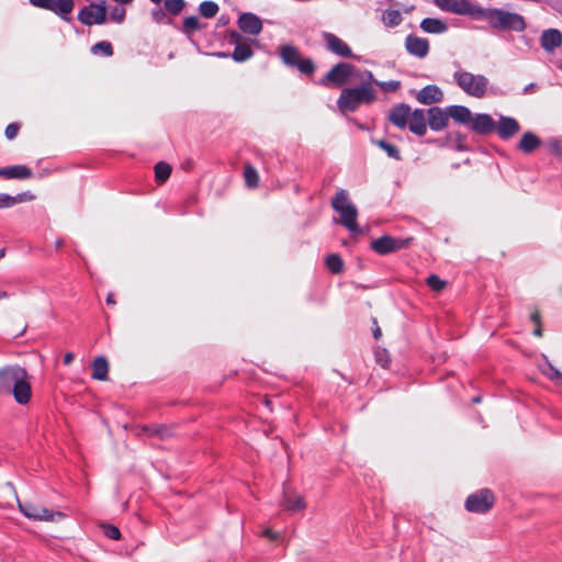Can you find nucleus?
<instances>
[{
  "label": "nucleus",
  "mask_w": 562,
  "mask_h": 562,
  "mask_svg": "<svg viewBox=\"0 0 562 562\" xmlns=\"http://www.w3.org/2000/svg\"><path fill=\"white\" fill-rule=\"evenodd\" d=\"M203 24L195 15L184 18L182 23V32L188 36L192 35L195 31L201 30Z\"/></svg>",
  "instance_id": "35"
},
{
  "label": "nucleus",
  "mask_w": 562,
  "mask_h": 562,
  "mask_svg": "<svg viewBox=\"0 0 562 562\" xmlns=\"http://www.w3.org/2000/svg\"><path fill=\"white\" fill-rule=\"evenodd\" d=\"M435 3L443 11L459 15H469L476 19L480 7L472 4L468 0H435Z\"/></svg>",
  "instance_id": "10"
},
{
  "label": "nucleus",
  "mask_w": 562,
  "mask_h": 562,
  "mask_svg": "<svg viewBox=\"0 0 562 562\" xmlns=\"http://www.w3.org/2000/svg\"><path fill=\"white\" fill-rule=\"evenodd\" d=\"M373 336L375 339H379L380 336H381V329L380 327H376L374 330H373Z\"/></svg>",
  "instance_id": "59"
},
{
  "label": "nucleus",
  "mask_w": 562,
  "mask_h": 562,
  "mask_svg": "<svg viewBox=\"0 0 562 562\" xmlns=\"http://www.w3.org/2000/svg\"><path fill=\"white\" fill-rule=\"evenodd\" d=\"M2 297H7V293L5 292H0V299Z\"/></svg>",
  "instance_id": "64"
},
{
  "label": "nucleus",
  "mask_w": 562,
  "mask_h": 562,
  "mask_svg": "<svg viewBox=\"0 0 562 562\" xmlns=\"http://www.w3.org/2000/svg\"><path fill=\"white\" fill-rule=\"evenodd\" d=\"M520 130L519 123L512 116H499L498 123H496V130L498 136L502 139H509L516 135Z\"/></svg>",
  "instance_id": "18"
},
{
  "label": "nucleus",
  "mask_w": 562,
  "mask_h": 562,
  "mask_svg": "<svg viewBox=\"0 0 562 562\" xmlns=\"http://www.w3.org/2000/svg\"><path fill=\"white\" fill-rule=\"evenodd\" d=\"M0 394H11L20 405H26L32 398L31 375L19 364L0 368Z\"/></svg>",
  "instance_id": "1"
},
{
  "label": "nucleus",
  "mask_w": 562,
  "mask_h": 562,
  "mask_svg": "<svg viewBox=\"0 0 562 562\" xmlns=\"http://www.w3.org/2000/svg\"><path fill=\"white\" fill-rule=\"evenodd\" d=\"M449 138H450V140L454 142L456 148L458 150L467 149V146H465L467 137L464 135H462L461 133H459V132L450 133Z\"/></svg>",
  "instance_id": "45"
},
{
  "label": "nucleus",
  "mask_w": 562,
  "mask_h": 562,
  "mask_svg": "<svg viewBox=\"0 0 562 562\" xmlns=\"http://www.w3.org/2000/svg\"><path fill=\"white\" fill-rule=\"evenodd\" d=\"M473 402H474V403H480V402H481V396H475V397H473Z\"/></svg>",
  "instance_id": "61"
},
{
  "label": "nucleus",
  "mask_w": 562,
  "mask_h": 562,
  "mask_svg": "<svg viewBox=\"0 0 562 562\" xmlns=\"http://www.w3.org/2000/svg\"><path fill=\"white\" fill-rule=\"evenodd\" d=\"M24 331H25V327L18 335H15V337L22 336L24 334Z\"/></svg>",
  "instance_id": "63"
},
{
  "label": "nucleus",
  "mask_w": 562,
  "mask_h": 562,
  "mask_svg": "<svg viewBox=\"0 0 562 562\" xmlns=\"http://www.w3.org/2000/svg\"><path fill=\"white\" fill-rule=\"evenodd\" d=\"M102 530L104 536L108 537L109 539L119 540L121 538V531L114 525L104 524L102 525Z\"/></svg>",
  "instance_id": "43"
},
{
  "label": "nucleus",
  "mask_w": 562,
  "mask_h": 562,
  "mask_svg": "<svg viewBox=\"0 0 562 562\" xmlns=\"http://www.w3.org/2000/svg\"><path fill=\"white\" fill-rule=\"evenodd\" d=\"M493 504V493L487 488H483L468 496L465 501V508L471 513L483 514L490 510Z\"/></svg>",
  "instance_id": "9"
},
{
  "label": "nucleus",
  "mask_w": 562,
  "mask_h": 562,
  "mask_svg": "<svg viewBox=\"0 0 562 562\" xmlns=\"http://www.w3.org/2000/svg\"><path fill=\"white\" fill-rule=\"evenodd\" d=\"M30 3L36 8L44 9L46 8L48 0H29Z\"/></svg>",
  "instance_id": "53"
},
{
  "label": "nucleus",
  "mask_w": 562,
  "mask_h": 562,
  "mask_svg": "<svg viewBox=\"0 0 562 562\" xmlns=\"http://www.w3.org/2000/svg\"><path fill=\"white\" fill-rule=\"evenodd\" d=\"M126 11L124 8L115 7L112 9L110 13V18L112 21L116 23H122L125 20Z\"/></svg>",
  "instance_id": "47"
},
{
  "label": "nucleus",
  "mask_w": 562,
  "mask_h": 562,
  "mask_svg": "<svg viewBox=\"0 0 562 562\" xmlns=\"http://www.w3.org/2000/svg\"><path fill=\"white\" fill-rule=\"evenodd\" d=\"M106 19L105 2H91L85 5L78 13V20L83 24L91 26L93 24H103Z\"/></svg>",
  "instance_id": "8"
},
{
  "label": "nucleus",
  "mask_w": 562,
  "mask_h": 562,
  "mask_svg": "<svg viewBox=\"0 0 562 562\" xmlns=\"http://www.w3.org/2000/svg\"><path fill=\"white\" fill-rule=\"evenodd\" d=\"M367 78L368 83H363L356 88H345L337 100L340 111L355 112L361 103L370 104L375 100V91L371 87L373 74L369 70L364 71L361 79Z\"/></svg>",
  "instance_id": "2"
},
{
  "label": "nucleus",
  "mask_w": 562,
  "mask_h": 562,
  "mask_svg": "<svg viewBox=\"0 0 562 562\" xmlns=\"http://www.w3.org/2000/svg\"><path fill=\"white\" fill-rule=\"evenodd\" d=\"M381 21L385 27H395L403 22V15L400 10L386 9L381 15Z\"/></svg>",
  "instance_id": "32"
},
{
  "label": "nucleus",
  "mask_w": 562,
  "mask_h": 562,
  "mask_svg": "<svg viewBox=\"0 0 562 562\" xmlns=\"http://www.w3.org/2000/svg\"><path fill=\"white\" fill-rule=\"evenodd\" d=\"M220 10V7L214 1H202L199 5L200 14L205 19L214 18Z\"/></svg>",
  "instance_id": "36"
},
{
  "label": "nucleus",
  "mask_w": 562,
  "mask_h": 562,
  "mask_svg": "<svg viewBox=\"0 0 562 562\" xmlns=\"http://www.w3.org/2000/svg\"><path fill=\"white\" fill-rule=\"evenodd\" d=\"M158 435H159L161 438H164V436H165V430H159V431H158Z\"/></svg>",
  "instance_id": "62"
},
{
  "label": "nucleus",
  "mask_w": 562,
  "mask_h": 562,
  "mask_svg": "<svg viewBox=\"0 0 562 562\" xmlns=\"http://www.w3.org/2000/svg\"><path fill=\"white\" fill-rule=\"evenodd\" d=\"M428 115V125L432 131H441L443 130L449 120L448 106L446 109H441L439 106H432L427 111Z\"/></svg>",
  "instance_id": "19"
},
{
  "label": "nucleus",
  "mask_w": 562,
  "mask_h": 562,
  "mask_svg": "<svg viewBox=\"0 0 562 562\" xmlns=\"http://www.w3.org/2000/svg\"><path fill=\"white\" fill-rule=\"evenodd\" d=\"M297 70L304 75L311 76L314 74L316 66L311 58H301L293 65Z\"/></svg>",
  "instance_id": "38"
},
{
  "label": "nucleus",
  "mask_w": 562,
  "mask_h": 562,
  "mask_svg": "<svg viewBox=\"0 0 562 562\" xmlns=\"http://www.w3.org/2000/svg\"><path fill=\"white\" fill-rule=\"evenodd\" d=\"M536 89V85L535 83H529L527 85L524 90H522V93L524 94H529V93H532Z\"/></svg>",
  "instance_id": "56"
},
{
  "label": "nucleus",
  "mask_w": 562,
  "mask_h": 562,
  "mask_svg": "<svg viewBox=\"0 0 562 562\" xmlns=\"http://www.w3.org/2000/svg\"><path fill=\"white\" fill-rule=\"evenodd\" d=\"M355 70L356 67L351 64L338 63L319 80V85L341 87L349 80Z\"/></svg>",
  "instance_id": "6"
},
{
  "label": "nucleus",
  "mask_w": 562,
  "mask_h": 562,
  "mask_svg": "<svg viewBox=\"0 0 562 562\" xmlns=\"http://www.w3.org/2000/svg\"><path fill=\"white\" fill-rule=\"evenodd\" d=\"M244 177L245 182L249 188H256L258 186L259 176L257 170L252 166L247 165L245 167Z\"/></svg>",
  "instance_id": "41"
},
{
  "label": "nucleus",
  "mask_w": 562,
  "mask_h": 562,
  "mask_svg": "<svg viewBox=\"0 0 562 562\" xmlns=\"http://www.w3.org/2000/svg\"><path fill=\"white\" fill-rule=\"evenodd\" d=\"M376 86H379L382 90L386 91V92H394L396 91L400 86H401V82L397 81V80H390V81H378V80H374L373 81Z\"/></svg>",
  "instance_id": "44"
},
{
  "label": "nucleus",
  "mask_w": 562,
  "mask_h": 562,
  "mask_svg": "<svg viewBox=\"0 0 562 562\" xmlns=\"http://www.w3.org/2000/svg\"><path fill=\"white\" fill-rule=\"evenodd\" d=\"M252 55L254 50L248 44L237 43L231 56L236 63H244L250 59Z\"/></svg>",
  "instance_id": "34"
},
{
  "label": "nucleus",
  "mask_w": 562,
  "mask_h": 562,
  "mask_svg": "<svg viewBox=\"0 0 562 562\" xmlns=\"http://www.w3.org/2000/svg\"><path fill=\"white\" fill-rule=\"evenodd\" d=\"M281 507L282 509L291 514H294L304 510L306 504L304 498L300 494L284 486Z\"/></svg>",
  "instance_id": "17"
},
{
  "label": "nucleus",
  "mask_w": 562,
  "mask_h": 562,
  "mask_svg": "<svg viewBox=\"0 0 562 562\" xmlns=\"http://www.w3.org/2000/svg\"><path fill=\"white\" fill-rule=\"evenodd\" d=\"M280 57L282 61L289 67H293V65L301 59L299 49L292 45L281 46Z\"/></svg>",
  "instance_id": "31"
},
{
  "label": "nucleus",
  "mask_w": 562,
  "mask_h": 562,
  "mask_svg": "<svg viewBox=\"0 0 562 562\" xmlns=\"http://www.w3.org/2000/svg\"><path fill=\"white\" fill-rule=\"evenodd\" d=\"M540 144L541 140L535 133L526 132L518 143V148L526 154H530L536 150Z\"/></svg>",
  "instance_id": "29"
},
{
  "label": "nucleus",
  "mask_w": 562,
  "mask_h": 562,
  "mask_svg": "<svg viewBox=\"0 0 562 562\" xmlns=\"http://www.w3.org/2000/svg\"><path fill=\"white\" fill-rule=\"evenodd\" d=\"M33 194L30 192L19 193L16 195H10L8 193H0V209L12 207L15 204L33 200Z\"/></svg>",
  "instance_id": "28"
},
{
  "label": "nucleus",
  "mask_w": 562,
  "mask_h": 562,
  "mask_svg": "<svg viewBox=\"0 0 562 562\" xmlns=\"http://www.w3.org/2000/svg\"><path fill=\"white\" fill-rule=\"evenodd\" d=\"M63 245H64V240L63 239H57L55 241V246H56L57 249H59Z\"/></svg>",
  "instance_id": "60"
},
{
  "label": "nucleus",
  "mask_w": 562,
  "mask_h": 562,
  "mask_svg": "<svg viewBox=\"0 0 562 562\" xmlns=\"http://www.w3.org/2000/svg\"><path fill=\"white\" fill-rule=\"evenodd\" d=\"M448 114L456 123L470 127L473 113L468 106L458 104L449 105Z\"/></svg>",
  "instance_id": "22"
},
{
  "label": "nucleus",
  "mask_w": 562,
  "mask_h": 562,
  "mask_svg": "<svg viewBox=\"0 0 562 562\" xmlns=\"http://www.w3.org/2000/svg\"><path fill=\"white\" fill-rule=\"evenodd\" d=\"M92 378L99 381H105L109 373V363L105 357H97L92 362Z\"/></svg>",
  "instance_id": "30"
},
{
  "label": "nucleus",
  "mask_w": 562,
  "mask_h": 562,
  "mask_svg": "<svg viewBox=\"0 0 562 562\" xmlns=\"http://www.w3.org/2000/svg\"><path fill=\"white\" fill-rule=\"evenodd\" d=\"M20 512L27 518L41 521H54L57 518H64L60 512H54L40 504L24 502L19 503Z\"/></svg>",
  "instance_id": "7"
},
{
  "label": "nucleus",
  "mask_w": 562,
  "mask_h": 562,
  "mask_svg": "<svg viewBox=\"0 0 562 562\" xmlns=\"http://www.w3.org/2000/svg\"><path fill=\"white\" fill-rule=\"evenodd\" d=\"M454 65L457 66L452 75L454 83L469 97L476 99L485 97L490 85L488 78L481 74L464 70L457 63Z\"/></svg>",
  "instance_id": "3"
},
{
  "label": "nucleus",
  "mask_w": 562,
  "mask_h": 562,
  "mask_svg": "<svg viewBox=\"0 0 562 562\" xmlns=\"http://www.w3.org/2000/svg\"><path fill=\"white\" fill-rule=\"evenodd\" d=\"M476 19L486 20L492 27L499 30H512L516 32H521L526 27L524 18L521 15L513 12H507L502 9H484L480 7V12Z\"/></svg>",
  "instance_id": "4"
},
{
  "label": "nucleus",
  "mask_w": 562,
  "mask_h": 562,
  "mask_svg": "<svg viewBox=\"0 0 562 562\" xmlns=\"http://www.w3.org/2000/svg\"><path fill=\"white\" fill-rule=\"evenodd\" d=\"M540 44L546 52H554L562 44L561 32L557 29L544 30L540 37Z\"/></svg>",
  "instance_id": "21"
},
{
  "label": "nucleus",
  "mask_w": 562,
  "mask_h": 562,
  "mask_svg": "<svg viewBox=\"0 0 562 562\" xmlns=\"http://www.w3.org/2000/svg\"><path fill=\"white\" fill-rule=\"evenodd\" d=\"M106 304H109V305L115 304V301H114V299H113V294H111V293H110V294L106 296Z\"/></svg>",
  "instance_id": "58"
},
{
  "label": "nucleus",
  "mask_w": 562,
  "mask_h": 562,
  "mask_svg": "<svg viewBox=\"0 0 562 562\" xmlns=\"http://www.w3.org/2000/svg\"><path fill=\"white\" fill-rule=\"evenodd\" d=\"M91 52L94 55H102L105 57H110L113 55V47L112 44L108 41H101L94 44L91 47Z\"/></svg>",
  "instance_id": "39"
},
{
  "label": "nucleus",
  "mask_w": 562,
  "mask_h": 562,
  "mask_svg": "<svg viewBox=\"0 0 562 562\" xmlns=\"http://www.w3.org/2000/svg\"><path fill=\"white\" fill-rule=\"evenodd\" d=\"M416 99L422 104L430 105L441 102L443 99V92L438 86L428 85L418 91Z\"/></svg>",
  "instance_id": "20"
},
{
  "label": "nucleus",
  "mask_w": 562,
  "mask_h": 562,
  "mask_svg": "<svg viewBox=\"0 0 562 562\" xmlns=\"http://www.w3.org/2000/svg\"><path fill=\"white\" fill-rule=\"evenodd\" d=\"M165 9L172 15H178L186 7L184 0H165Z\"/></svg>",
  "instance_id": "42"
},
{
  "label": "nucleus",
  "mask_w": 562,
  "mask_h": 562,
  "mask_svg": "<svg viewBox=\"0 0 562 562\" xmlns=\"http://www.w3.org/2000/svg\"><path fill=\"white\" fill-rule=\"evenodd\" d=\"M262 533L265 537L269 538L270 540H277L280 537L278 532L273 531L270 528H266Z\"/></svg>",
  "instance_id": "52"
},
{
  "label": "nucleus",
  "mask_w": 562,
  "mask_h": 562,
  "mask_svg": "<svg viewBox=\"0 0 562 562\" xmlns=\"http://www.w3.org/2000/svg\"><path fill=\"white\" fill-rule=\"evenodd\" d=\"M323 38L326 48L333 54L345 58L352 57V52L349 45L335 34L325 32L323 33Z\"/></svg>",
  "instance_id": "14"
},
{
  "label": "nucleus",
  "mask_w": 562,
  "mask_h": 562,
  "mask_svg": "<svg viewBox=\"0 0 562 562\" xmlns=\"http://www.w3.org/2000/svg\"><path fill=\"white\" fill-rule=\"evenodd\" d=\"M408 239L394 238L389 235H384L380 238L374 239L371 243V248L379 255H387L400 249L407 247Z\"/></svg>",
  "instance_id": "11"
},
{
  "label": "nucleus",
  "mask_w": 562,
  "mask_h": 562,
  "mask_svg": "<svg viewBox=\"0 0 562 562\" xmlns=\"http://www.w3.org/2000/svg\"><path fill=\"white\" fill-rule=\"evenodd\" d=\"M530 319L536 324H540V314L538 311H533L531 314H530Z\"/></svg>",
  "instance_id": "55"
},
{
  "label": "nucleus",
  "mask_w": 562,
  "mask_h": 562,
  "mask_svg": "<svg viewBox=\"0 0 562 562\" xmlns=\"http://www.w3.org/2000/svg\"><path fill=\"white\" fill-rule=\"evenodd\" d=\"M331 206L340 215V224L351 234L364 233L357 224L358 210L349 200L348 193L345 190L341 189L335 194Z\"/></svg>",
  "instance_id": "5"
},
{
  "label": "nucleus",
  "mask_w": 562,
  "mask_h": 562,
  "mask_svg": "<svg viewBox=\"0 0 562 562\" xmlns=\"http://www.w3.org/2000/svg\"><path fill=\"white\" fill-rule=\"evenodd\" d=\"M372 144L378 146L380 149L385 151L389 158H392L394 160H402L401 151L397 146L394 144L389 143L385 139H371Z\"/></svg>",
  "instance_id": "33"
},
{
  "label": "nucleus",
  "mask_w": 562,
  "mask_h": 562,
  "mask_svg": "<svg viewBox=\"0 0 562 562\" xmlns=\"http://www.w3.org/2000/svg\"><path fill=\"white\" fill-rule=\"evenodd\" d=\"M405 48L409 55L422 59L429 53V42L427 38L409 34L405 38Z\"/></svg>",
  "instance_id": "16"
},
{
  "label": "nucleus",
  "mask_w": 562,
  "mask_h": 562,
  "mask_svg": "<svg viewBox=\"0 0 562 562\" xmlns=\"http://www.w3.org/2000/svg\"><path fill=\"white\" fill-rule=\"evenodd\" d=\"M469 128L477 135L487 136L495 132L496 122L487 113H475Z\"/></svg>",
  "instance_id": "12"
},
{
  "label": "nucleus",
  "mask_w": 562,
  "mask_h": 562,
  "mask_svg": "<svg viewBox=\"0 0 562 562\" xmlns=\"http://www.w3.org/2000/svg\"><path fill=\"white\" fill-rule=\"evenodd\" d=\"M420 29L430 34H441L448 30V25L440 19L425 18L420 22Z\"/></svg>",
  "instance_id": "27"
},
{
  "label": "nucleus",
  "mask_w": 562,
  "mask_h": 562,
  "mask_svg": "<svg viewBox=\"0 0 562 562\" xmlns=\"http://www.w3.org/2000/svg\"><path fill=\"white\" fill-rule=\"evenodd\" d=\"M407 127L409 128V131L413 134H415L417 136H423L426 134L427 123H426L424 110L415 109L412 112V115L407 123Z\"/></svg>",
  "instance_id": "23"
},
{
  "label": "nucleus",
  "mask_w": 562,
  "mask_h": 562,
  "mask_svg": "<svg viewBox=\"0 0 562 562\" xmlns=\"http://www.w3.org/2000/svg\"><path fill=\"white\" fill-rule=\"evenodd\" d=\"M19 130H20V125L18 123H11L9 124L7 127H5V137L8 139H13L16 137L18 133H19Z\"/></svg>",
  "instance_id": "48"
},
{
  "label": "nucleus",
  "mask_w": 562,
  "mask_h": 562,
  "mask_svg": "<svg viewBox=\"0 0 562 562\" xmlns=\"http://www.w3.org/2000/svg\"><path fill=\"white\" fill-rule=\"evenodd\" d=\"M171 173V167L164 161L156 164L155 166V177L158 182H165Z\"/></svg>",
  "instance_id": "40"
},
{
  "label": "nucleus",
  "mask_w": 562,
  "mask_h": 562,
  "mask_svg": "<svg viewBox=\"0 0 562 562\" xmlns=\"http://www.w3.org/2000/svg\"><path fill=\"white\" fill-rule=\"evenodd\" d=\"M412 112L413 111L408 104L397 103L390 110L387 119L394 126L404 130L407 127Z\"/></svg>",
  "instance_id": "15"
},
{
  "label": "nucleus",
  "mask_w": 562,
  "mask_h": 562,
  "mask_svg": "<svg viewBox=\"0 0 562 562\" xmlns=\"http://www.w3.org/2000/svg\"><path fill=\"white\" fill-rule=\"evenodd\" d=\"M533 335L538 336V337L542 336V329H541V325L540 324H538L536 326V328L533 329Z\"/></svg>",
  "instance_id": "57"
},
{
  "label": "nucleus",
  "mask_w": 562,
  "mask_h": 562,
  "mask_svg": "<svg viewBox=\"0 0 562 562\" xmlns=\"http://www.w3.org/2000/svg\"><path fill=\"white\" fill-rule=\"evenodd\" d=\"M74 7V0H48L45 10L57 14L65 21H69L68 14L72 12Z\"/></svg>",
  "instance_id": "24"
},
{
  "label": "nucleus",
  "mask_w": 562,
  "mask_h": 562,
  "mask_svg": "<svg viewBox=\"0 0 562 562\" xmlns=\"http://www.w3.org/2000/svg\"><path fill=\"white\" fill-rule=\"evenodd\" d=\"M427 284L434 290V291H441L445 288V281H442L438 276L431 274L427 278Z\"/></svg>",
  "instance_id": "46"
},
{
  "label": "nucleus",
  "mask_w": 562,
  "mask_h": 562,
  "mask_svg": "<svg viewBox=\"0 0 562 562\" xmlns=\"http://www.w3.org/2000/svg\"><path fill=\"white\" fill-rule=\"evenodd\" d=\"M31 176V169L23 165L0 168V177L4 179H27Z\"/></svg>",
  "instance_id": "26"
},
{
  "label": "nucleus",
  "mask_w": 562,
  "mask_h": 562,
  "mask_svg": "<svg viewBox=\"0 0 562 562\" xmlns=\"http://www.w3.org/2000/svg\"><path fill=\"white\" fill-rule=\"evenodd\" d=\"M550 149L557 155L562 156V138H554L549 142Z\"/></svg>",
  "instance_id": "49"
},
{
  "label": "nucleus",
  "mask_w": 562,
  "mask_h": 562,
  "mask_svg": "<svg viewBox=\"0 0 562 562\" xmlns=\"http://www.w3.org/2000/svg\"><path fill=\"white\" fill-rule=\"evenodd\" d=\"M74 358H75V356L72 352H66L63 361L66 366H69L72 362Z\"/></svg>",
  "instance_id": "54"
},
{
  "label": "nucleus",
  "mask_w": 562,
  "mask_h": 562,
  "mask_svg": "<svg viewBox=\"0 0 562 562\" xmlns=\"http://www.w3.org/2000/svg\"><path fill=\"white\" fill-rule=\"evenodd\" d=\"M547 374L551 380H562V373L559 370H557L552 364H549V372Z\"/></svg>",
  "instance_id": "51"
},
{
  "label": "nucleus",
  "mask_w": 562,
  "mask_h": 562,
  "mask_svg": "<svg viewBox=\"0 0 562 562\" xmlns=\"http://www.w3.org/2000/svg\"><path fill=\"white\" fill-rule=\"evenodd\" d=\"M165 16L166 14L161 9H156L151 11V18L156 23H161Z\"/></svg>",
  "instance_id": "50"
},
{
  "label": "nucleus",
  "mask_w": 562,
  "mask_h": 562,
  "mask_svg": "<svg viewBox=\"0 0 562 562\" xmlns=\"http://www.w3.org/2000/svg\"><path fill=\"white\" fill-rule=\"evenodd\" d=\"M325 263L327 269L335 274L340 273L344 269V261L337 254L328 255L326 257Z\"/></svg>",
  "instance_id": "37"
},
{
  "label": "nucleus",
  "mask_w": 562,
  "mask_h": 562,
  "mask_svg": "<svg viewBox=\"0 0 562 562\" xmlns=\"http://www.w3.org/2000/svg\"><path fill=\"white\" fill-rule=\"evenodd\" d=\"M74 7V0H48L45 10L57 14L65 21H69L68 14L72 12Z\"/></svg>",
  "instance_id": "25"
},
{
  "label": "nucleus",
  "mask_w": 562,
  "mask_h": 562,
  "mask_svg": "<svg viewBox=\"0 0 562 562\" xmlns=\"http://www.w3.org/2000/svg\"><path fill=\"white\" fill-rule=\"evenodd\" d=\"M237 24L241 32L255 36L259 35L263 27L261 19L251 12L241 13L238 16Z\"/></svg>",
  "instance_id": "13"
}]
</instances>
